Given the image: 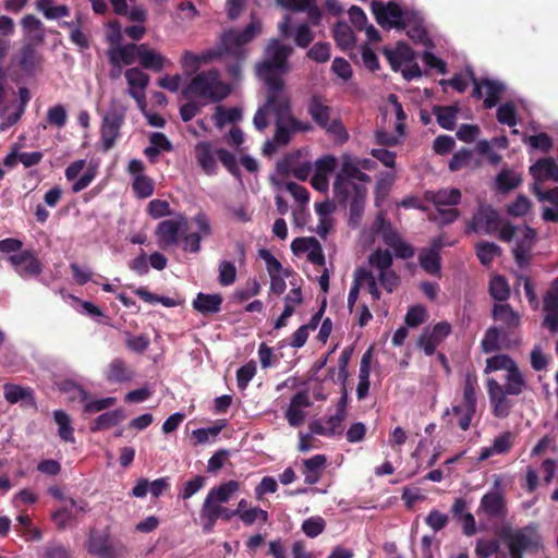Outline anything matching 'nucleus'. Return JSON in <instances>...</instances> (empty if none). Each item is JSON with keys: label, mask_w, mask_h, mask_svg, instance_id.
Listing matches in <instances>:
<instances>
[{"label": "nucleus", "mask_w": 558, "mask_h": 558, "mask_svg": "<svg viewBox=\"0 0 558 558\" xmlns=\"http://www.w3.org/2000/svg\"><path fill=\"white\" fill-rule=\"evenodd\" d=\"M293 52L290 45L272 38L265 48L264 59L256 65V74L267 87L266 101L256 111L253 123L258 131L269 125V116L275 114L276 132L272 141L265 144V151L275 146H284L299 133L313 130L311 122L296 119L291 112L290 96L284 89L283 75L290 70L288 59Z\"/></svg>", "instance_id": "1"}, {"label": "nucleus", "mask_w": 558, "mask_h": 558, "mask_svg": "<svg viewBox=\"0 0 558 558\" xmlns=\"http://www.w3.org/2000/svg\"><path fill=\"white\" fill-rule=\"evenodd\" d=\"M260 33L262 24L257 20H252L243 31H228L222 34L218 48L206 50L199 54L185 50L181 58L182 69L186 74H193L202 64L220 58L223 53H230L236 58H244L242 46L252 41Z\"/></svg>", "instance_id": "2"}, {"label": "nucleus", "mask_w": 558, "mask_h": 558, "mask_svg": "<svg viewBox=\"0 0 558 558\" xmlns=\"http://www.w3.org/2000/svg\"><path fill=\"white\" fill-rule=\"evenodd\" d=\"M372 11L376 17V21L383 27H397V28H408L407 34L414 41L425 44L426 41V32L424 27L420 23H415L413 26H410V17L411 13L404 11L400 8L396 2H372Z\"/></svg>", "instance_id": "3"}, {"label": "nucleus", "mask_w": 558, "mask_h": 558, "mask_svg": "<svg viewBox=\"0 0 558 558\" xmlns=\"http://www.w3.org/2000/svg\"><path fill=\"white\" fill-rule=\"evenodd\" d=\"M230 94L228 84L220 80L216 70L204 71L191 80L182 95L187 100L219 101Z\"/></svg>", "instance_id": "4"}, {"label": "nucleus", "mask_w": 558, "mask_h": 558, "mask_svg": "<svg viewBox=\"0 0 558 558\" xmlns=\"http://www.w3.org/2000/svg\"><path fill=\"white\" fill-rule=\"evenodd\" d=\"M193 156L196 165L207 175L218 173L220 161L222 166L233 175H239L236 157L233 153L215 147L211 142L199 141L193 148Z\"/></svg>", "instance_id": "5"}, {"label": "nucleus", "mask_w": 558, "mask_h": 558, "mask_svg": "<svg viewBox=\"0 0 558 558\" xmlns=\"http://www.w3.org/2000/svg\"><path fill=\"white\" fill-rule=\"evenodd\" d=\"M392 255L387 250H376L367 257V264L360 268H366L375 277L376 284H380L391 293L400 283V278L392 269Z\"/></svg>", "instance_id": "6"}, {"label": "nucleus", "mask_w": 558, "mask_h": 558, "mask_svg": "<svg viewBox=\"0 0 558 558\" xmlns=\"http://www.w3.org/2000/svg\"><path fill=\"white\" fill-rule=\"evenodd\" d=\"M499 239L505 242L515 241L513 254L517 263L524 266L529 260V252L532 250L536 232L527 226H512L509 223L504 225L499 230Z\"/></svg>", "instance_id": "7"}, {"label": "nucleus", "mask_w": 558, "mask_h": 558, "mask_svg": "<svg viewBox=\"0 0 558 558\" xmlns=\"http://www.w3.org/2000/svg\"><path fill=\"white\" fill-rule=\"evenodd\" d=\"M367 181H357L355 179L337 178L333 182V193L340 203L351 201V217H360L363 211L364 201L367 195Z\"/></svg>", "instance_id": "8"}, {"label": "nucleus", "mask_w": 558, "mask_h": 558, "mask_svg": "<svg viewBox=\"0 0 558 558\" xmlns=\"http://www.w3.org/2000/svg\"><path fill=\"white\" fill-rule=\"evenodd\" d=\"M425 199L433 203L438 213V217H430L432 220L449 225L459 218V210L453 208L461 199V192L458 189L426 191Z\"/></svg>", "instance_id": "9"}, {"label": "nucleus", "mask_w": 558, "mask_h": 558, "mask_svg": "<svg viewBox=\"0 0 558 558\" xmlns=\"http://www.w3.org/2000/svg\"><path fill=\"white\" fill-rule=\"evenodd\" d=\"M501 538L508 546L510 558H522L523 551L534 550L541 546V536L534 525L504 531Z\"/></svg>", "instance_id": "10"}, {"label": "nucleus", "mask_w": 558, "mask_h": 558, "mask_svg": "<svg viewBox=\"0 0 558 558\" xmlns=\"http://www.w3.org/2000/svg\"><path fill=\"white\" fill-rule=\"evenodd\" d=\"M308 114L313 121L324 129L327 133L333 135L336 138L344 142L348 140V134L344 126L337 119H331V109L320 98L314 97L311 99L307 108Z\"/></svg>", "instance_id": "11"}, {"label": "nucleus", "mask_w": 558, "mask_h": 558, "mask_svg": "<svg viewBox=\"0 0 558 558\" xmlns=\"http://www.w3.org/2000/svg\"><path fill=\"white\" fill-rule=\"evenodd\" d=\"M372 230L381 235L384 243L393 248L397 256L401 258L413 256V248L401 240L399 233L391 227L390 222L385 220L383 214L377 216Z\"/></svg>", "instance_id": "12"}, {"label": "nucleus", "mask_w": 558, "mask_h": 558, "mask_svg": "<svg viewBox=\"0 0 558 558\" xmlns=\"http://www.w3.org/2000/svg\"><path fill=\"white\" fill-rule=\"evenodd\" d=\"M125 108L121 105H112L105 114L101 125V142L104 150H109L120 135L124 123Z\"/></svg>", "instance_id": "13"}, {"label": "nucleus", "mask_w": 558, "mask_h": 558, "mask_svg": "<svg viewBox=\"0 0 558 558\" xmlns=\"http://www.w3.org/2000/svg\"><path fill=\"white\" fill-rule=\"evenodd\" d=\"M362 289L366 290L374 301H378L380 299L381 293L376 284L375 277L372 271L366 268H357L354 271L352 287L348 295V308L350 312L353 311L360 290Z\"/></svg>", "instance_id": "14"}, {"label": "nucleus", "mask_w": 558, "mask_h": 558, "mask_svg": "<svg viewBox=\"0 0 558 558\" xmlns=\"http://www.w3.org/2000/svg\"><path fill=\"white\" fill-rule=\"evenodd\" d=\"M505 507L502 481L499 476H496L492 489L482 497L477 513H484L490 518L501 517L505 513Z\"/></svg>", "instance_id": "15"}, {"label": "nucleus", "mask_w": 558, "mask_h": 558, "mask_svg": "<svg viewBox=\"0 0 558 558\" xmlns=\"http://www.w3.org/2000/svg\"><path fill=\"white\" fill-rule=\"evenodd\" d=\"M258 255L266 264L270 277V291L277 295L282 294L287 289L286 279L290 276V270L284 269L268 250H259Z\"/></svg>", "instance_id": "16"}, {"label": "nucleus", "mask_w": 558, "mask_h": 558, "mask_svg": "<svg viewBox=\"0 0 558 558\" xmlns=\"http://www.w3.org/2000/svg\"><path fill=\"white\" fill-rule=\"evenodd\" d=\"M500 230L497 213L488 205L480 204L477 211L468 223L466 232L492 234Z\"/></svg>", "instance_id": "17"}, {"label": "nucleus", "mask_w": 558, "mask_h": 558, "mask_svg": "<svg viewBox=\"0 0 558 558\" xmlns=\"http://www.w3.org/2000/svg\"><path fill=\"white\" fill-rule=\"evenodd\" d=\"M129 85V95L136 101L141 111L146 108L145 90L149 84V75L138 68H131L124 72Z\"/></svg>", "instance_id": "18"}, {"label": "nucleus", "mask_w": 558, "mask_h": 558, "mask_svg": "<svg viewBox=\"0 0 558 558\" xmlns=\"http://www.w3.org/2000/svg\"><path fill=\"white\" fill-rule=\"evenodd\" d=\"M486 387L493 414L499 418L507 417L513 405L511 400L508 399V392L504 390L502 385L495 378H488Z\"/></svg>", "instance_id": "19"}, {"label": "nucleus", "mask_w": 558, "mask_h": 558, "mask_svg": "<svg viewBox=\"0 0 558 558\" xmlns=\"http://www.w3.org/2000/svg\"><path fill=\"white\" fill-rule=\"evenodd\" d=\"M185 227L186 219L184 217L161 221L156 230L160 247L167 248L177 245L179 243L180 233Z\"/></svg>", "instance_id": "20"}, {"label": "nucleus", "mask_w": 558, "mask_h": 558, "mask_svg": "<svg viewBox=\"0 0 558 558\" xmlns=\"http://www.w3.org/2000/svg\"><path fill=\"white\" fill-rule=\"evenodd\" d=\"M469 75L474 85L473 97L481 98L483 96L482 89H485V107L488 109L495 107L505 90V85L501 82L488 78L478 82L473 72H470Z\"/></svg>", "instance_id": "21"}, {"label": "nucleus", "mask_w": 558, "mask_h": 558, "mask_svg": "<svg viewBox=\"0 0 558 558\" xmlns=\"http://www.w3.org/2000/svg\"><path fill=\"white\" fill-rule=\"evenodd\" d=\"M8 260L22 278L36 277L43 270L40 262L31 251L12 254Z\"/></svg>", "instance_id": "22"}, {"label": "nucleus", "mask_w": 558, "mask_h": 558, "mask_svg": "<svg viewBox=\"0 0 558 558\" xmlns=\"http://www.w3.org/2000/svg\"><path fill=\"white\" fill-rule=\"evenodd\" d=\"M311 399L305 391L295 393L286 410V418L291 427H300L305 422V409L311 407Z\"/></svg>", "instance_id": "23"}, {"label": "nucleus", "mask_w": 558, "mask_h": 558, "mask_svg": "<svg viewBox=\"0 0 558 558\" xmlns=\"http://www.w3.org/2000/svg\"><path fill=\"white\" fill-rule=\"evenodd\" d=\"M451 332V326L447 322H440L434 326L432 330H425L421 336L418 344L426 355H432L437 347Z\"/></svg>", "instance_id": "24"}, {"label": "nucleus", "mask_w": 558, "mask_h": 558, "mask_svg": "<svg viewBox=\"0 0 558 558\" xmlns=\"http://www.w3.org/2000/svg\"><path fill=\"white\" fill-rule=\"evenodd\" d=\"M291 250L294 254L306 253L307 259L313 264H325L322 245L315 238H298L292 241Z\"/></svg>", "instance_id": "25"}, {"label": "nucleus", "mask_w": 558, "mask_h": 558, "mask_svg": "<svg viewBox=\"0 0 558 558\" xmlns=\"http://www.w3.org/2000/svg\"><path fill=\"white\" fill-rule=\"evenodd\" d=\"M530 172L538 186L547 180L558 183V165L553 158H542L530 167Z\"/></svg>", "instance_id": "26"}, {"label": "nucleus", "mask_w": 558, "mask_h": 558, "mask_svg": "<svg viewBox=\"0 0 558 558\" xmlns=\"http://www.w3.org/2000/svg\"><path fill=\"white\" fill-rule=\"evenodd\" d=\"M441 238H437L432 242L430 247L422 250L418 259L421 267L428 274H437L440 269L439 251L444 246Z\"/></svg>", "instance_id": "27"}, {"label": "nucleus", "mask_w": 558, "mask_h": 558, "mask_svg": "<svg viewBox=\"0 0 558 558\" xmlns=\"http://www.w3.org/2000/svg\"><path fill=\"white\" fill-rule=\"evenodd\" d=\"M222 508V502L206 495L199 513L204 532L210 533L214 530L217 520L220 518Z\"/></svg>", "instance_id": "28"}, {"label": "nucleus", "mask_w": 558, "mask_h": 558, "mask_svg": "<svg viewBox=\"0 0 558 558\" xmlns=\"http://www.w3.org/2000/svg\"><path fill=\"white\" fill-rule=\"evenodd\" d=\"M108 58L113 65H130L138 58V46L134 44L112 46L108 50Z\"/></svg>", "instance_id": "29"}, {"label": "nucleus", "mask_w": 558, "mask_h": 558, "mask_svg": "<svg viewBox=\"0 0 558 558\" xmlns=\"http://www.w3.org/2000/svg\"><path fill=\"white\" fill-rule=\"evenodd\" d=\"M336 177L371 182L369 175L361 171L360 158L353 157L348 154L341 156L340 169L337 172Z\"/></svg>", "instance_id": "30"}, {"label": "nucleus", "mask_w": 558, "mask_h": 558, "mask_svg": "<svg viewBox=\"0 0 558 558\" xmlns=\"http://www.w3.org/2000/svg\"><path fill=\"white\" fill-rule=\"evenodd\" d=\"M514 439L515 435L511 432L500 434L493 440L492 446L481 449L478 460L484 461L492 456L509 452L514 444Z\"/></svg>", "instance_id": "31"}, {"label": "nucleus", "mask_w": 558, "mask_h": 558, "mask_svg": "<svg viewBox=\"0 0 558 558\" xmlns=\"http://www.w3.org/2000/svg\"><path fill=\"white\" fill-rule=\"evenodd\" d=\"M138 60L143 68L157 72L161 71L167 63V59L162 54L146 44L138 46Z\"/></svg>", "instance_id": "32"}, {"label": "nucleus", "mask_w": 558, "mask_h": 558, "mask_svg": "<svg viewBox=\"0 0 558 558\" xmlns=\"http://www.w3.org/2000/svg\"><path fill=\"white\" fill-rule=\"evenodd\" d=\"M222 298L220 294L198 293L193 301V307L201 314H215L220 311Z\"/></svg>", "instance_id": "33"}, {"label": "nucleus", "mask_w": 558, "mask_h": 558, "mask_svg": "<svg viewBox=\"0 0 558 558\" xmlns=\"http://www.w3.org/2000/svg\"><path fill=\"white\" fill-rule=\"evenodd\" d=\"M326 457L324 454H316L310 459L304 460V482L306 484H315L319 481L322 472L326 465Z\"/></svg>", "instance_id": "34"}, {"label": "nucleus", "mask_w": 558, "mask_h": 558, "mask_svg": "<svg viewBox=\"0 0 558 558\" xmlns=\"http://www.w3.org/2000/svg\"><path fill=\"white\" fill-rule=\"evenodd\" d=\"M384 53L395 71L415 56L414 51L403 43H399L395 49H385Z\"/></svg>", "instance_id": "35"}, {"label": "nucleus", "mask_w": 558, "mask_h": 558, "mask_svg": "<svg viewBox=\"0 0 558 558\" xmlns=\"http://www.w3.org/2000/svg\"><path fill=\"white\" fill-rule=\"evenodd\" d=\"M241 484L230 480L209 489L208 496L222 504L228 502L240 490Z\"/></svg>", "instance_id": "36"}, {"label": "nucleus", "mask_w": 558, "mask_h": 558, "mask_svg": "<svg viewBox=\"0 0 558 558\" xmlns=\"http://www.w3.org/2000/svg\"><path fill=\"white\" fill-rule=\"evenodd\" d=\"M505 380L502 388L509 396H519L526 389L525 379L518 365L506 374Z\"/></svg>", "instance_id": "37"}, {"label": "nucleus", "mask_w": 558, "mask_h": 558, "mask_svg": "<svg viewBox=\"0 0 558 558\" xmlns=\"http://www.w3.org/2000/svg\"><path fill=\"white\" fill-rule=\"evenodd\" d=\"M88 553L101 558H114L116 554L109 539L99 534L90 535L87 546Z\"/></svg>", "instance_id": "38"}, {"label": "nucleus", "mask_w": 558, "mask_h": 558, "mask_svg": "<svg viewBox=\"0 0 558 558\" xmlns=\"http://www.w3.org/2000/svg\"><path fill=\"white\" fill-rule=\"evenodd\" d=\"M106 378L110 383H124L133 378V372L122 360L114 359L108 366Z\"/></svg>", "instance_id": "39"}, {"label": "nucleus", "mask_w": 558, "mask_h": 558, "mask_svg": "<svg viewBox=\"0 0 558 558\" xmlns=\"http://www.w3.org/2000/svg\"><path fill=\"white\" fill-rule=\"evenodd\" d=\"M493 316L508 328H517L521 323L519 313L513 311L509 304H496L493 308Z\"/></svg>", "instance_id": "40"}, {"label": "nucleus", "mask_w": 558, "mask_h": 558, "mask_svg": "<svg viewBox=\"0 0 558 558\" xmlns=\"http://www.w3.org/2000/svg\"><path fill=\"white\" fill-rule=\"evenodd\" d=\"M242 119V111L236 108H225L218 106L216 112L213 116L214 123L219 130L223 129L227 124H232Z\"/></svg>", "instance_id": "41"}, {"label": "nucleus", "mask_w": 558, "mask_h": 558, "mask_svg": "<svg viewBox=\"0 0 558 558\" xmlns=\"http://www.w3.org/2000/svg\"><path fill=\"white\" fill-rule=\"evenodd\" d=\"M53 418L58 425V435L65 442H74V428L71 424L70 416L62 410L53 412Z\"/></svg>", "instance_id": "42"}, {"label": "nucleus", "mask_w": 558, "mask_h": 558, "mask_svg": "<svg viewBox=\"0 0 558 558\" xmlns=\"http://www.w3.org/2000/svg\"><path fill=\"white\" fill-rule=\"evenodd\" d=\"M35 5L47 20H58L69 16L70 14V10L66 5H54L52 0H36Z\"/></svg>", "instance_id": "43"}, {"label": "nucleus", "mask_w": 558, "mask_h": 558, "mask_svg": "<svg viewBox=\"0 0 558 558\" xmlns=\"http://www.w3.org/2000/svg\"><path fill=\"white\" fill-rule=\"evenodd\" d=\"M124 420V412L122 410H113L108 411L99 415L92 427V430H102L108 429L118 425L120 422Z\"/></svg>", "instance_id": "44"}, {"label": "nucleus", "mask_w": 558, "mask_h": 558, "mask_svg": "<svg viewBox=\"0 0 558 558\" xmlns=\"http://www.w3.org/2000/svg\"><path fill=\"white\" fill-rule=\"evenodd\" d=\"M517 366V363L507 354H497L486 360L485 374L497 371H505L506 374Z\"/></svg>", "instance_id": "45"}, {"label": "nucleus", "mask_w": 558, "mask_h": 558, "mask_svg": "<svg viewBox=\"0 0 558 558\" xmlns=\"http://www.w3.org/2000/svg\"><path fill=\"white\" fill-rule=\"evenodd\" d=\"M458 108L456 106L435 107L434 114L438 124L446 130H452L457 122Z\"/></svg>", "instance_id": "46"}, {"label": "nucleus", "mask_w": 558, "mask_h": 558, "mask_svg": "<svg viewBox=\"0 0 558 558\" xmlns=\"http://www.w3.org/2000/svg\"><path fill=\"white\" fill-rule=\"evenodd\" d=\"M477 377L473 373H468L463 384V401L461 404L468 405L470 409L476 408Z\"/></svg>", "instance_id": "47"}, {"label": "nucleus", "mask_w": 558, "mask_h": 558, "mask_svg": "<svg viewBox=\"0 0 558 558\" xmlns=\"http://www.w3.org/2000/svg\"><path fill=\"white\" fill-rule=\"evenodd\" d=\"M476 255L484 266L490 265L495 257L500 255L501 248L492 242L481 241L475 246Z\"/></svg>", "instance_id": "48"}, {"label": "nucleus", "mask_w": 558, "mask_h": 558, "mask_svg": "<svg viewBox=\"0 0 558 558\" xmlns=\"http://www.w3.org/2000/svg\"><path fill=\"white\" fill-rule=\"evenodd\" d=\"M347 416L345 403L341 401L337 405L336 413L329 416L325 422L327 429H331L330 436L341 435L343 432L342 422Z\"/></svg>", "instance_id": "49"}, {"label": "nucleus", "mask_w": 558, "mask_h": 558, "mask_svg": "<svg viewBox=\"0 0 558 558\" xmlns=\"http://www.w3.org/2000/svg\"><path fill=\"white\" fill-rule=\"evenodd\" d=\"M499 542L497 539H478L475 553L480 558H488L497 554L496 558H508L506 554H499Z\"/></svg>", "instance_id": "50"}, {"label": "nucleus", "mask_w": 558, "mask_h": 558, "mask_svg": "<svg viewBox=\"0 0 558 558\" xmlns=\"http://www.w3.org/2000/svg\"><path fill=\"white\" fill-rule=\"evenodd\" d=\"M489 293L497 301H506L510 295V288L506 279L495 276L489 282Z\"/></svg>", "instance_id": "51"}, {"label": "nucleus", "mask_w": 558, "mask_h": 558, "mask_svg": "<svg viewBox=\"0 0 558 558\" xmlns=\"http://www.w3.org/2000/svg\"><path fill=\"white\" fill-rule=\"evenodd\" d=\"M21 24L24 31L32 36L34 39H43L44 38V25L39 19L35 15L27 14L25 15Z\"/></svg>", "instance_id": "52"}, {"label": "nucleus", "mask_w": 558, "mask_h": 558, "mask_svg": "<svg viewBox=\"0 0 558 558\" xmlns=\"http://www.w3.org/2000/svg\"><path fill=\"white\" fill-rule=\"evenodd\" d=\"M335 40L342 48L347 49L354 43V35L347 23H338L333 31Z\"/></svg>", "instance_id": "53"}, {"label": "nucleus", "mask_w": 558, "mask_h": 558, "mask_svg": "<svg viewBox=\"0 0 558 558\" xmlns=\"http://www.w3.org/2000/svg\"><path fill=\"white\" fill-rule=\"evenodd\" d=\"M70 506L71 507H68V506L63 507L62 509L56 511L52 515L53 521L61 529L65 527L66 524L69 523V521L72 519L74 508L80 511L84 510V506L77 504L73 499L70 500Z\"/></svg>", "instance_id": "54"}, {"label": "nucleus", "mask_w": 558, "mask_h": 558, "mask_svg": "<svg viewBox=\"0 0 558 558\" xmlns=\"http://www.w3.org/2000/svg\"><path fill=\"white\" fill-rule=\"evenodd\" d=\"M132 187L135 195L140 198H147L154 193V182L147 175L134 178Z\"/></svg>", "instance_id": "55"}, {"label": "nucleus", "mask_w": 558, "mask_h": 558, "mask_svg": "<svg viewBox=\"0 0 558 558\" xmlns=\"http://www.w3.org/2000/svg\"><path fill=\"white\" fill-rule=\"evenodd\" d=\"M4 398L10 403H15L20 400L32 399V391L17 385H5Z\"/></svg>", "instance_id": "56"}, {"label": "nucleus", "mask_w": 558, "mask_h": 558, "mask_svg": "<svg viewBox=\"0 0 558 558\" xmlns=\"http://www.w3.org/2000/svg\"><path fill=\"white\" fill-rule=\"evenodd\" d=\"M497 120L509 126L517 124V110L512 102L502 104L497 110Z\"/></svg>", "instance_id": "57"}, {"label": "nucleus", "mask_w": 558, "mask_h": 558, "mask_svg": "<svg viewBox=\"0 0 558 558\" xmlns=\"http://www.w3.org/2000/svg\"><path fill=\"white\" fill-rule=\"evenodd\" d=\"M47 121L50 125L63 128L68 121V113L62 105L50 107L47 111Z\"/></svg>", "instance_id": "58"}, {"label": "nucleus", "mask_w": 558, "mask_h": 558, "mask_svg": "<svg viewBox=\"0 0 558 558\" xmlns=\"http://www.w3.org/2000/svg\"><path fill=\"white\" fill-rule=\"evenodd\" d=\"M337 167V159L333 156L326 155L318 158L314 163V173L328 177L335 171Z\"/></svg>", "instance_id": "59"}, {"label": "nucleus", "mask_w": 558, "mask_h": 558, "mask_svg": "<svg viewBox=\"0 0 558 558\" xmlns=\"http://www.w3.org/2000/svg\"><path fill=\"white\" fill-rule=\"evenodd\" d=\"M395 178L392 174H386L385 177L380 178L378 182L376 183L375 187V199L376 205L379 206L381 202L385 201L387 197L392 184H393Z\"/></svg>", "instance_id": "60"}, {"label": "nucleus", "mask_w": 558, "mask_h": 558, "mask_svg": "<svg viewBox=\"0 0 558 558\" xmlns=\"http://www.w3.org/2000/svg\"><path fill=\"white\" fill-rule=\"evenodd\" d=\"M475 410L476 408L470 409L468 405L463 404L453 407L452 413L458 416V425L461 429L466 430L470 427Z\"/></svg>", "instance_id": "61"}, {"label": "nucleus", "mask_w": 558, "mask_h": 558, "mask_svg": "<svg viewBox=\"0 0 558 558\" xmlns=\"http://www.w3.org/2000/svg\"><path fill=\"white\" fill-rule=\"evenodd\" d=\"M325 525L322 517H312L303 522L302 530L308 537H316L323 533Z\"/></svg>", "instance_id": "62"}, {"label": "nucleus", "mask_w": 558, "mask_h": 558, "mask_svg": "<svg viewBox=\"0 0 558 558\" xmlns=\"http://www.w3.org/2000/svg\"><path fill=\"white\" fill-rule=\"evenodd\" d=\"M236 268L233 263L222 260L219 264V282L222 286H230L235 281Z\"/></svg>", "instance_id": "63"}, {"label": "nucleus", "mask_w": 558, "mask_h": 558, "mask_svg": "<svg viewBox=\"0 0 558 558\" xmlns=\"http://www.w3.org/2000/svg\"><path fill=\"white\" fill-rule=\"evenodd\" d=\"M125 344L132 352L143 353L149 347V339L144 335L133 336L132 333L126 332Z\"/></svg>", "instance_id": "64"}]
</instances>
